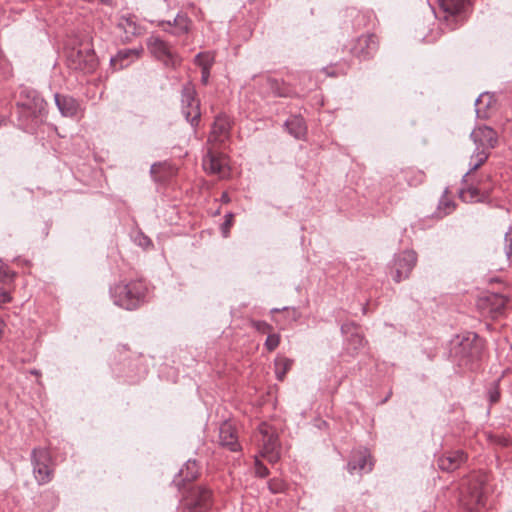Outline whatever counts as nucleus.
Returning a JSON list of instances; mask_svg holds the SVG:
<instances>
[{
	"instance_id": "nucleus-19",
	"label": "nucleus",
	"mask_w": 512,
	"mask_h": 512,
	"mask_svg": "<svg viewBox=\"0 0 512 512\" xmlns=\"http://www.w3.org/2000/svg\"><path fill=\"white\" fill-rule=\"evenodd\" d=\"M143 51L142 46H139L138 48L119 50L115 56L111 57L110 64L115 69H123L135 60L139 59Z\"/></svg>"
},
{
	"instance_id": "nucleus-34",
	"label": "nucleus",
	"mask_w": 512,
	"mask_h": 512,
	"mask_svg": "<svg viewBox=\"0 0 512 512\" xmlns=\"http://www.w3.org/2000/svg\"><path fill=\"white\" fill-rule=\"evenodd\" d=\"M14 275L15 274L8 268V266L0 260V281H11L14 278Z\"/></svg>"
},
{
	"instance_id": "nucleus-36",
	"label": "nucleus",
	"mask_w": 512,
	"mask_h": 512,
	"mask_svg": "<svg viewBox=\"0 0 512 512\" xmlns=\"http://www.w3.org/2000/svg\"><path fill=\"white\" fill-rule=\"evenodd\" d=\"M252 327L260 333H269L272 331V326L265 321L252 320Z\"/></svg>"
},
{
	"instance_id": "nucleus-22",
	"label": "nucleus",
	"mask_w": 512,
	"mask_h": 512,
	"mask_svg": "<svg viewBox=\"0 0 512 512\" xmlns=\"http://www.w3.org/2000/svg\"><path fill=\"white\" fill-rule=\"evenodd\" d=\"M117 26L124 32L126 41H130L132 37L141 34V27L136 23L134 16L120 17Z\"/></svg>"
},
{
	"instance_id": "nucleus-39",
	"label": "nucleus",
	"mask_w": 512,
	"mask_h": 512,
	"mask_svg": "<svg viewBox=\"0 0 512 512\" xmlns=\"http://www.w3.org/2000/svg\"><path fill=\"white\" fill-rule=\"evenodd\" d=\"M255 473L261 478L266 477L269 474L268 468L257 458L255 459Z\"/></svg>"
},
{
	"instance_id": "nucleus-42",
	"label": "nucleus",
	"mask_w": 512,
	"mask_h": 512,
	"mask_svg": "<svg viewBox=\"0 0 512 512\" xmlns=\"http://www.w3.org/2000/svg\"><path fill=\"white\" fill-rule=\"evenodd\" d=\"M163 165L161 163H154L151 168H150V173L152 175V177L156 180V181H160L161 178L158 177V172L162 169Z\"/></svg>"
},
{
	"instance_id": "nucleus-17",
	"label": "nucleus",
	"mask_w": 512,
	"mask_h": 512,
	"mask_svg": "<svg viewBox=\"0 0 512 512\" xmlns=\"http://www.w3.org/2000/svg\"><path fill=\"white\" fill-rule=\"evenodd\" d=\"M219 444L232 452L239 451L241 448L236 430L229 421H224L219 427Z\"/></svg>"
},
{
	"instance_id": "nucleus-45",
	"label": "nucleus",
	"mask_w": 512,
	"mask_h": 512,
	"mask_svg": "<svg viewBox=\"0 0 512 512\" xmlns=\"http://www.w3.org/2000/svg\"><path fill=\"white\" fill-rule=\"evenodd\" d=\"M341 330H342L343 333H346L348 331V326L347 325H343L341 327Z\"/></svg>"
},
{
	"instance_id": "nucleus-46",
	"label": "nucleus",
	"mask_w": 512,
	"mask_h": 512,
	"mask_svg": "<svg viewBox=\"0 0 512 512\" xmlns=\"http://www.w3.org/2000/svg\"><path fill=\"white\" fill-rule=\"evenodd\" d=\"M279 311H281V309H279V308H273V309L271 310V313H276V312H279Z\"/></svg>"
},
{
	"instance_id": "nucleus-29",
	"label": "nucleus",
	"mask_w": 512,
	"mask_h": 512,
	"mask_svg": "<svg viewBox=\"0 0 512 512\" xmlns=\"http://www.w3.org/2000/svg\"><path fill=\"white\" fill-rule=\"evenodd\" d=\"M215 58L212 52H200L195 56L194 62L202 69H211Z\"/></svg>"
},
{
	"instance_id": "nucleus-5",
	"label": "nucleus",
	"mask_w": 512,
	"mask_h": 512,
	"mask_svg": "<svg viewBox=\"0 0 512 512\" xmlns=\"http://www.w3.org/2000/svg\"><path fill=\"white\" fill-rule=\"evenodd\" d=\"M438 15L450 30L462 24L467 15L468 3L465 0H438Z\"/></svg>"
},
{
	"instance_id": "nucleus-9",
	"label": "nucleus",
	"mask_w": 512,
	"mask_h": 512,
	"mask_svg": "<svg viewBox=\"0 0 512 512\" xmlns=\"http://www.w3.org/2000/svg\"><path fill=\"white\" fill-rule=\"evenodd\" d=\"M258 430L261 435V439L259 441L262 443V456L271 463L277 462L280 458L278 435L267 423H261Z\"/></svg>"
},
{
	"instance_id": "nucleus-31",
	"label": "nucleus",
	"mask_w": 512,
	"mask_h": 512,
	"mask_svg": "<svg viewBox=\"0 0 512 512\" xmlns=\"http://www.w3.org/2000/svg\"><path fill=\"white\" fill-rule=\"evenodd\" d=\"M364 345V338L357 332L352 333L347 340V350L353 354L357 353L358 350L364 347Z\"/></svg>"
},
{
	"instance_id": "nucleus-33",
	"label": "nucleus",
	"mask_w": 512,
	"mask_h": 512,
	"mask_svg": "<svg viewBox=\"0 0 512 512\" xmlns=\"http://www.w3.org/2000/svg\"><path fill=\"white\" fill-rule=\"evenodd\" d=\"M504 251L507 259L512 264V228H510L505 234Z\"/></svg>"
},
{
	"instance_id": "nucleus-41",
	"label": "nucleus",
	"mask_w": 512,
	"mask_h": 512,
	"mask_svg": "<svg viewBox=\"0 0 512 512\" xmlns=\"http://www.w3.org/2000/svg\"><path fill=\"white\" fill-rule=\"evenodd\" d=\"M11 300H12V297H11L10 293L8 291L0 288V307H2V305L6 304V303L11 302Z\"/></svg>"
},
{
	"instance_id": "nucleus-13",
	"label": "nucleus",
	"mask_w": 512,
	"mask_h": 512,
	"mask_svg": "<svg viewBox=\"0 0 512 512\" xmlns=\"http://www.w3.org/2000/svg\"><path fill=\"white\" fill-rule=\"evenodd\" d=\"M470 137L475 144V148L490 153L498 142L496 131L489 126H479L475 128Z\"/></svg>"
},
{
	"instance_id": "nucleus-43",
	"label": "nucleus",
	"mask_w": 512,
	"mask_h": 512,
	"mask_svg": "<svg viewBox=\"0 0 512 512\" xmlns=\"http://www.w3.org/2000/svg\"><path fill=\"white\" fill-rule=\"evenodd\" d=\"M210 77V69H202L201 70V82L206 85L209 81Z\"/></svg>"
},
{
	"instance_id": "nucleus-7",
	"label": "nucleus",
	"mask_w": 512,
	"mask_h": 512,
	"mask_svg": "<svg viewBox=\"0 0 512 512\" xmlns=\"http://www.w3.org/2000/svg\"><path fill=\"white\" fill-rule=\"evenodd\" d=\"M147 48L166 67L176 68L181 63L180 56L172 50L167 42L158 36L152 35L147 39Z\"/></svg>"
},
{
	"instance_id": "nucleus-16",
	"label": "nucleus",
	"mask_w": 512,
	"mask_h": 512,
	"mask_svg": "<svg viewBox=\"0 0 512 512\" xmlns=\"http://www.w3.org/2000/svg\"><path fill=\"white\" fill-rule=\"evenodd\" d=\"M230 130V118L225 114H219L215 117L208 141L212 143H223L230 137Z\"/></svg>"
},
{
	"instance_id": "nucleus-8",
	"label": "nucleus",
	"mask_w": 512,
	"mask_h": 512,
	"mask_svg": "<svg viewBox=\"0 0 512 512\" xmlns=\"http://www.w3.org/2000/svg\"><path fill=\"white\" fill-rule=\"evenodd\" d=\"M416 263L417 254L413 250H405L395 255L390 266V275L392 279L397 283L407 279Z\"/></svg>"
},
{
	"instance_id": "nucleus-20",
	"label": "nucleus",
	"mask_w": 512,
	"mask_h": 512,
	"mask_svg": "<svg viewBox=\"0 0 512 512\" xmlns=\"http://www.w3.org/2000/svg\"><path fill=\"white\" fill-rule=\"evenodd\" d=\"M466 459V454L461 450H457L439 457L437 464L442 471L452 472L458 469Z\"/></svg>"
},
{
	"instance_id": "nucleus-6",
	"label": "nucleus",
	"mask_w": 512,
	"mask_h": 512,
	"mask_svg": "<svg viewBox=\"0 0 512 512\" xmlns=\"http://www.w3.org/2000/svg\"><path fill=\"white\" fill-rule=\"evenodd\" d=\"M47 103L38 92L31 89H22L17 107L23 117L37 118L46 110Z\"/></svg>"
},
{
	"instance_id": "nucleus-37",
	"label": "nucleus",
	"mask_w": 512,
	"mask_h": 512,
	"mask_svg": "<svg viewBox=\"0 0 512 512\" xmlns=\"http://www.w3.org/2000/svg\"><path fill=\"white\" fill-rule=\"evenodd\" d=\"M488 398L491 404L498 402L500 399V392L498 388V381H495L488 390Z\"/></svg>"
},
{
	"instance_id": "nucleus-26",
	"label": "nucleus",
	"mask_w": 512,
	"mask_h": 512,
	"mask_svg": "<svg viewBox=\"0 0 512 512\" xmlns=\"http://www.w3.org/2000/svg\"><path fill=\"white\" fill-rule=\"evenodd\" d=\"M173 25L174 29L171 30V33L180 36L189 31L190 20L186 15L178 14L173 20ZM165 30L170 32V30Z\"/></svg>"
},
{
	"instance_id": "nucleus-4",
	"label": "nucleus",
	"mask_w": 512,
	"mask_h": 512,
	"mask_svg": "<svg viewBox=\"0 0 512 512\" xmlns=\"http://www.w3.org/2000/svg\"><path fill=\"white\" fill-rule=\"evenodd\" d=\"M213 504V493L206 486L191 487L182 498L183 512H207Z\"/></svg>"
},
{
	"instance_id": "nucleus-44",
	"label": "nucleus",
	"mask_w": 512,
	"mask_h": 512,
	"mask_svg": "<svg viewBox=\"0 0 512 512\" xmlns=\"http://www.w3.org/2000/svg\"><path fill=\"white\" fill-rule=\"evenodd\" d=\"M221 201H222L223 203H228V202L230 201V198H229V196H228V194H227V193H223V194H222V196H221Z\"/></svg>"
},
{
	"instance_id": "nucleus-18",
	"label": "nucleus",
	"mask_w": 512,
	"mask_h": 512,
	"mask_svg": "<svg viewBox=\"0 0 512 512\" xmlns=\"http://www.w3.org/2000/svg\"><path fill=\"white\" fill-rule=\"evenodd\" d=\"M377 48L378 41L374 35H363L357 39L352 53L360 59H367L376 52Z\"/></svg>"
},
{
	"instance_id": "nucleus-30",
	"label": "nucleus",
	"mask_w": 512,
	"mask_h": 512,
	"mask_svg": "<svg viewBox=\"0 0 512 512\" xmlns=\"http://www.w3.org/2000/svg\"><path fill=\"white\" fill-rule=\"evenodd\" d=\"M198 475V466L196 461L188 460L185 467L180 470V476L184 481H192Z\"/></svg>"
},
{
	"instance_id": "nucleus-32",
	"label": "nucleus",
	"mask_w": 512,
	"mask_h": 512,
	"mask_svg": "<svg viewBox=\"0 0 512 512\" xmlns=\"http://www.w3.org/2000/svg\"><path fill=\"white\" fill-rule=\"evenodd\" d=\"M280 343V336L276 333H270L268 334L266 341H265V347L266 349L271 352L274 351Z\"/></svg>"
},
{
	"instance_id": "nucleus-24",
	"label": "nucleus",
	"mask_w": 512,
	"mask_h": 512,
	"mask_svg": "<svg viewBox=\"0 0 512 512\" xmlns=\"http://www.w3.org/2000/svg\"><path fill=\"white\" fill-rule=\"evenodd\" d=\"M285 126L288 132L297 139L302 138L306 133V125L303 118L292 116L286 122Z\"/></svg>"
},
{
	"instance_id": "nucleus-11",
	"label": "nucleus",
	"mask_w": 512,
	"mask_h": 512,
	"mask_svg": "<svg viewBox=\"0 0 512 512\" xmlns=\"http://www.w3.org/2000/svg\"><path fill=\"white\" fill-rule=\"evenodd\" d=\"M33 472L39 484H45L52 478L50 469L51 456L45 448H35L31 454Z\"/></svg>"
},
{
	"instance_id": "nucleus-15",
	"label": "nucleus",
	"mask_w": 512,
	"mask_h": 512,
	"mask_svg": "<svg viewBox=\"0 0 512 512\" xmlns=\"http://www.w3.org/2000/svg\"><path fill=\"white\" fill-rule=\"evenodd\" d=\"M54 100L63 117L75 118L83 113L80 103L72 96L55 93Z\"/></svg>"
},
{
	"instance_id": "nucleus-35",
	"label": "nucleus",
	"mask_w": 512,
	"mask_h": 512,
	"mask_svg": "<svg viewBox=\"0 0 512 512\" xmlns=\"http://www.w3.org/2000/svg\"><path fill=\"white\" fill-rule=\"evenodd\" d=\"M268 487L272 493L276 494L283 492L286 487V484L281 479H272L268 482Z\"/></svg>"
},
{
	"instance_id": "nucleus-3",
	"label": "nucleus",
	"mask_w": 512,
	"mask_h": 512,
	"mask_svg": "<svg viewBox=\"0 0 512 512\" xmlns=\"http://www.w3.org/2000/svg\"><path fill=\"white\" fill-rule=\"evenodd\" d=\"M110 294L115 305L134 310L144 302L146 287L141 281L120 282L110 289Z\"/></svg>"
},
{
	"instance_id": "nucleus-38",
	"label": "nucleus",
	"mask_w": 512,
	"mask_h": 512,
	"mask_svg": "<svg viewBox=\"0 0 512 512\" xmlns=\"http://www.w3.org/2000/svg\"><path fill=\"white\" fill-rule=\"evenodd\" d=\"M492 298L495 300V312L500 314L507 303V299L502 295H493Z\"/></svg>"
},
{
	"instance_id": "nucleus-14",
	"label": "nucleus",
	"mask_w": 512,
	"mask_h": 512,
	"mask_svg": "<svg viewBox=\"0 0 512 512\" xmlns=\"http://www.w3.org/2000/svg\"><path fill=\"white\" fill-rule=\"evenodd\" d=\"M203 168L206 172L218 175L220 178L226 177L229 173L227 158L212 150L203 157Z\"/></svg>"
},
{
	"instance_id": "nucleus-12",
	"label": "nucleus",
	"mask_w": 512,
	"mask_h": 512,
	"mask_svg": "<svg viewBox=\"0 0 512 512\" xmlns=\"http://www.w3.org/2000/svg\"><path fill=\"white\" fill-rule=\"evenodd\" d=\"M374 463L371 454L366 448L353 450L350 460L347 463L348 472L353 475L355 473H369L372 471Z\"/></svg>"
},
{
	"instance_id": "nucleus-27",
	"label": "nucleus",
	"mask_w": 512,
	"mask_h": 512,
	"mask_svg": "<svg viewBox=\"0 0 512 512\" xmlns=\"http://www.w3.org/2000/svg\"><path fill=\"white\" fill-rule=\"evenodd\" d=\"M493 102V96L490 95L489 93H484V94H481L475 101V105H476V114H477V117L478 118H488L489 115H488V112L485 110V109H482L481 107H479L480 105H484L485 108H489L491 106Z\"/></svg>"
},
{
	"instance_id": "nucleus-25",
	"label": "nucleus",
	"mask_w": 512,
	"mask_h": 512,
	"mask_svg": "<svg viewBox=\"0 0 512 512\" xmlns=\"http://www.w3.org/2000/svg\"><path fill=\"white\" fill-rule=\"evenodd\" d=\"M462 184L464 185L463 188L459 191V197L464 202H474L479 200V190L478 188L473 184H469V180L464 183L462 181Z\"/></svg>"
},
{
	"instance_id": "nucleus-21",
	"label": "nucleus",
	"mask_w": 512,
	"mask_h": 512,
	"mask_svg": "<svg viewBox=\"0 0 512 512\" xmlns=\"http://www.w3.org/2000/svg\"><path fill=\"white\" fill-rule=\"evenodd\" d=\"M76 58L75 69H79L84 73H91L97 67V60L93 51H88L85 54L82 51H78Z\"/></svg>"
},
{
	"instance_id": "nucleus-28",
	"label": "nucleus",
	"mask_w": 512,
	"mask_h": 512,
	"mask_svg": "<svg viewBox=\"0 0 512 512\" xmlns=\"http://www.w3.org/2000/svg\"><path fill=\"white\" fill-rule=\"evenodd\" d=\"M293 361L282 357L275 360V373L279 381H283L286 373L291 369Z\"/></svg>"
},
{
	"instance_id": "nucleus-10",
	"label": "nucleus",
	"mask_w": 512,
	"mask_h": 512,
	"mask_svg": "<svg viewBox=\"0 0 512 512\" xmlns=\"http://www.w3.org/2000/svg\"><path fill=\"white\" fill-rule=\"evenodd\" d=\"M181 106L182 113L186 120L193 126L196 127L199 123L201 116L200 102L196 99L195 89L187 84L183 86L181 93Z\"/></svg>"
},
{
	"instance_id": "nucleus-1",
	"label": "nucleus",
	"mask_w": 512,
	"mask_h": 512,
	"mask_svg": "<svg viewBox=\"0 0 512 512\" xmlns=\"http://www.w3.org/2000/svg\"><path fill=\"white\" fill-rule=\"evenodd\" d=\"M489 492L488 475L484 472L472 473L463 481L460 503L469 511H478L485 506Z\"/></svg>"
},
{
	"instance_id": "nucleus-40",
	"label": "nucleus",
	"mask_w": 512,
	"mask_h": 512,
	"mask_svg": "<svg viewBox=\"0 0 512 512\" xmlns=\"http://www.w3.org/2000/svg\"><path fill=\"white\" fill-rule=\"evenodd\" d=\"M232 219H233V214L232 213H227L225 215V221L221 225V231H222V234H223L224 237L228 236L229 229H230V227L232 225Z\"/></svg>"
},
{
	"instance_id": "nucleus-23",
	"label": "nucleus",
	"mask_w": 512,
	"mask_h": 512,
	"mask_svg": "<svg viewBox=\"0 0 512 512\" xmlns=\"http://www.w3.org/2000/svg\"><path fill=\"white\" fill-rule=\"evenodd\" d=\"M490 153L485 152L481 149L475 148L474 152L472 153L469 161V170L464 174L462 181L466 183L468 181V178L470 177V174L477 170L480 166H482L488 159Z\"/></svg>"
},
{
	"instance_id": "nucleus-2",
	"label": "nucleus",
	"mask_w": 512,
	"mask_h": 512,
	"mask_svg": "<svg viewBox=\"0 0 512 512\" xmlns=\"http://www.w3.org/2000/svg\"><path fill=\"white\" fill-rule=\"evenodd\" d=\"M451 352L459 361V365L474 369L476 363L481 360L484 343L483 340L473 332H467L457 336L452 342Z\"/></svg>"
}]
</instances>
